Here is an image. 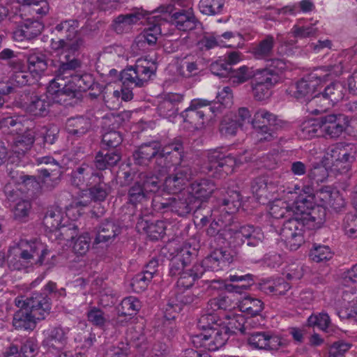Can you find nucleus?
<instances>
[{
	"instance_id": "f257e3e1",
	"label": "nucleus",
	"mask_w": 357,
	"mask_h": 357,
	"mask_svg": "<svg viewBox=\"0 0 357 357\" xmlns=\"http://www.w3.org/2000/svg\"><path fill=\"white\" fill-rule=\"evenodd\" d=\"M174 6L172 4L162 5L151 13L147 17V27L137 37L136 45L147 43L148 45H155L158 36L166 34L167 26L171 22L182 31L195 29L199 22L195 16L192 8L180 10L173 14Z\"/></svg>"
},
{
	"instance_id": "f03ea898",
	"label": "nucleus",
	"mask_w": 357,
	"mask_h": 357,
	"mask_svg": "<svg viewBox=\"0 0 357 357\" xmlns=\"http://www.w3.org/2000/svg\"><path fill=\"white\" fill-rule=\"evenodd\" d=\"M130 114L124 111L120 113H112L105 117L111 124L109 129L102 136L101 149L96 153L94 165L98 170L110 169L118 165L122 158V151L120 145L123 137L120 131L116 130L123 123L128 121Z\"/></svg>"
},
{
	"instance_id": "7ed1b4c3",
	"label": "nucleus",
	"mask_w": 357,
	"mask_h": 357,
	"mask_svg": "<svg viewBox=\"0 0 357 357\" xmlns=\"http://www.w3.org/2000/svg\"><path fill=\"white\" fill-rule=\"evenodd\" d=\"M50 300L45 293H35L26 299L16 298L15 303L19 310L13 315V327L18 331H33L37 321L44 320L50 315L52 309Z\"/></svg>"
},
{
	"instance_id": "20e7f679",
	"label": "nucleus",
	"mask_w": 357,
	"mask_h": 357,
	"mask_svg": "<svg viewBox=\"0 0 357 357\" xmlns=\"http://www.w3.org/2000/svg\"><path fill=\"white\" fill-rule=\"evenodd\" d=\"M349 126L348 116L341 113H331L309 120L305 123L303 130L311 137L324 133L331 138H337L347 131Z\"/></svg>"
},
{
	"instance_id": "39448f33",
	"label": "nucleus",
	"mask_w": 357,
	"mask_h": 357,
	"mask_svg": "<svg viewBox=\"0 0 357 357\" xmlns=\"http://www.w3.org/2000/svg\"><path fill=\"white\" fill-rule=\"evenodd\" d=\"M162 187L158 176L147 172L139 173L128 190V203L136 206L150 200Z\"/></svg>"
},
{
	"instance_id": "423d86ee",
	"label": "nucleus",
	"mask_w": 357,
	"mask_h": 357,
	"mask_svg": "<svg viewBox=\"0 0 357 357\" xmlns=\"http://www.w3.org/2000/svg\"><path fill=\"white\" fill-rule=\"evenodd\" d=\"M211 102L212 101L208 100L194 99L190 106L181 112L180 116L192 128L202 129L216 116V111L220 109L215 107V105H211Z\"/></svg>"
},
{
	"instance_id": "0eeeda50",
	"label": "nucleus",
	"mask_w": 357,
	"mask_h": 357,
	"mask_svg": "<svg viewBox=\"0 0 357 357\" xmlns=\"http://www.w3.org/2000/svg\"><path fill=\"white\" fill-rule=\"evenodd\" d=\"M155 210L170 211L178 216L185 217L199 207L195 198L188 191L169 197L164 202L153 204Z\"/></svg>"
},
{
	"instance_id": "6e6552de",
	"label": "nucleus",
	"mask_w": 357,
	"mask_h": 357,
	"mask_svg": "<svg viewBox=\"0 0 357 357\" xmlns=\"http://www.w3.org/2000/svg\"><path fill=\"white\" fill-rule=\"evenodd\" d=\"M207 173L215 178L228 175L241 162L231 154L225 155L219 149H211L207 153Z\"/></svg>"
},
{
	"instance_id": "1a4fd4ad",
	"label": "nucleus",
	"mask_w": 357,
	"mask_h": 357,
	"mask_svg": "<svg viewBox=\"0 0 357 357\" xmlns=\"http://www.w3.org/2000/svg\"><path fill=\"white\" fill-rule=\"evenodd\" d=\"M328 75L321 76L317 70L305 75L296 83V91L294 96L300 100L306 102L307 104H313V98L322 88V83Z\"/></svg>"
},
{
	"instance_id": "9d476101",
	"label": "nucleus",
	"mask_w": 357,
	"mask_h": 357,
	"mask_svg": "<svg viewBox=\"0 0 357 357\" xmlns=\"http://www.w3.org/2000/svg\"><path fill=\"white\" fill-rule=\"evenodd\" d=\"M324 84L325 82L322 83V88L313 98V104L319 105L322 111H326L327 108L342 100L347 91L344 84L341 82H331L325 86Z\"/></svg>"
},
{
	"instance_id": "9b49d317",
	"label": "nucleus",
	"mask_w": 357,
	"mask_h": 357,
	"mask_svg": "<svg viewBox=\"0 0 357 357\" xmlns=\"http://www.w3.org/2000/svg\"><path fill=\"white\" fill-rule=\"evenodd\" d=\"M251 190L257 202L266 205L276 198L278 181L272 175L263 174L252 181Z\"/></svg>"
},
{
	"instance_id": "f8f14e48",
	"label": "nucleus",
	"mask_w": 357,
	"mask_h": 357,
	"mask_svg": "<svg viewBox=\"0 0 357 357\" xmlns=\"http://www.w3.org/2000/svg\"><path fill=\"white\" fill-rule=\"evenodd\" d=\"M183 142L180 138H174L172 142L160 146L157 165L162 168H168L183 163L186 158Z\"/></svg>"
},
{
	"instance_id": "ddd939ff",
	"label": "nucleus",
	"mask_w": 357,
	"mask_h": 357,
	"mask_svg": "<svg viewBox=\"0 0 357 357\" xmlns=\"http://www.w3.org/2000/svg\"><path fill=\"white\" fill-rule=\"evenodd\" d=\"M305 223L298 218H289L283 223L280 235L290 250H296L305 242Z\"/></svg>"
},
{
	"instance_id": "4468645a",
	"label": "nucleus",
	"mask_w": 357,
	"mask_h": 357,
	"mask_svg": "<svg viewBox=\"0 0 357 357\" xmlns=\"http://www.w3.org/2000/svg\"><path fill=\"white\" fill-rule=\"evenodd\" d=\"M198 254V250L192 248L188 243H185L174 255L169 263V275L171 277H177L186 269L192 260L196 258Z\"/></svg>"
},
{
	"instance_id": "2eb2a0df",
	"label": "nucleus",
	"mask_w": 357,
	"mask_h": 357,
	"mask_svg": "<svg viewBox=\"0 0 357 357\" xmlns=\"http://www.w3.org/2000/svg\"><path fill=\"white\" fill-rule=\"evenodd\" d=\"M254 275L250 273L245 275H230L225 280H213L211 281L213 287L218 289H225L230 293L241 294L254 284Z\"/></svg>"
},
{
	"instance_id": "dca6fc26",
	"label": "nucleus",
	"mask_w": 357,
	"mask_h": 357,
	"mask_svg": "<svg viewBox=\"0 0 357 357\" xmlns=\"http://www.w3.org/2000/svg\"><path fill=\"white\" fill-rule=\"evenodd\" d=\"M248 343L253 349L268 351H278L287 345L286 340L266 331L251 333Z\"/></svg>"
},
{
	"instance_id": "f3484780",
	"label": "nucleus",
	"mask_w": 357,
	"mask_h": 357,
	"mask_svg": "<svg viewBox=\"0 0 357 357\" xmlns=\"http://www.w3.org/2000/svg\"><path fill=\"white\" fill-rule=\"evenodd\" d=\"M280 81L276 73L269 70H257V76L252 82L254 98L257 100H263L271 95V87Z\"/></svg>"
},
{
	"instance_id": "a211bd4d",
	"label": "nucleus",
	"mask_w": 357,
	"mask_h": 357,
	"mask_svg": "<svg viewBox=\"0 0 357 357\" xmlns=\"http://www.w3.org/2000/svg\"><path fill=\"white\" fill-rule=\"evenodd\" d=\"M36 162L40 166L38 178L43 183L45 184L48 179L54 183L52 188L59 183L63 174V167L54 158L40 157L36 159Z\"/></svg>"
},
{
	"instance_id": "6ab92c4d",
	"label": "nucleus",
	"mask_w": 357,
	"mask_h": 357,
	"mask_svg": "<svg viewBox=\"0 0 357 357\" xmlns=\"http://www.w3.org/2000/svg\"><path fill=\"white\" fill-rule=\"evenodd\" d=\"M79 22L77 20H69L58 24L51 32V45H68L67 41L74 40L77 34ZM70 45H78L71 43Z\"/></svg>"
},
{
	"instance_id": "aec40b11",
	"label": "nucleus",
	"mask_w": 357,
	"mask_h": 357,
	"mask_svg": "<svg viewBox=\"0 0 357 357\" xmlns=\"http://www.w3.org/2000/svg\"><path fill=\"white\" fill-rule=\"evenodd\" d=\"M151 15L142 8H135L127 14H121L112 21V26L113 30L118 34L130 32L134 24H137L140 20Z\"/></svg>"
},
{
	"instance_id": "412c9836",
	"label": "nucleus",
	"mask_w": 357,
	"mask_h": 357,
	"mask_svg": "<svg viewBox=\"0 0 357 357\" xmlns=\"http://www.w3.org/2000/svg\"><path fill=\"white\" fill-rule=\"evenodd\" d=\"M63 47L58 46L54 51L56 56L63 55V59L59 58V64L57 69L54 72L56 78L62 80L76 75L73 72L82 66L81 61L72 57L70 54V50L64 51Z\"/></svg>"
},
{
	"instance_id": "4be33fe9",
	"label": "nucleus",
	"mask_w": 357,
	"mask_h": 357,
	"mask_svg": "<svg viewBox=\"0 0 357 357\" xmlns=\"http://www.w3.org/2000/svg\"><path fill=\"white\" fill-rule=\"evenodd\" d=\"M13 22L21 25L20 28L13 32V38L17 42L29 41L36 38L44 27L40 21L33 19L24 20L13 17Z\"/></svg>"
},
{
	"instance_id": "5701e85b",
	"label": "nucleus",
	"mask_w": 357,
	"mask_h": 357,
	"mask_svg": "<svg viewBox=\"0 0 357 357\" xmlns=\"http://www.w3.org/2000/svg\"><path fill=\"white\" fill-rule=\"evenodd\" d=\"M160 146L161 144L158 141L142 144L132 153V157L134 163L137 165L146 167L153 159H155L157 164Z\"/></svg>"
},
{
	"instance_id": "b1692460",
	"label": "nucleus",
	"mask_w": 357,
	"mask_h": 357,
	"mask_svg": "<svg viewBox=\"0 0 357 357\" xmlns=\"http://www.w3.org/2000/svg\"><path fill=\"white\" fill-rule=\"evenodd\" d=\"M50 6L47 0H36L29 6H19L15 18L27 20H40L50 12Z\"/></svg>"
},
{
	"instance_id": "393cba45",
	"label": "nucleus",
	"mask_w": 357,
	"mask_h": 357,
	"mask_svg": "<svg viewBox=\"0 0 357 357\" xmlns=\"http://www.w3.org/2000/svg\"><path fill=\"white\" fill-rule=\"evenodd\" d=\"M36 123L24 116H9L0 120V129L5 134L18 136Z\"/></svg>"
},
{
	"instance_id": "a878e982",
	"label": "nucleus",
	"mask_w": 357,
	"mask_h": 357,
	"mask_svg": "<svg viewBox=\"0 0 357 357\" xmlns=\"http://www.w3.org/2000/svg\"><path fill=\"white\" fill-rule=\"evenodd\" d=\"M54 102V100L46 94H32L26 103V111L35 117H45L50 113Z\"/></svg>"
},
{
	"instance_id": "bb28decb",
	"label": "nucleus",
	"mask_w": 357,
	"mask_h": 357,
	"mask_svg": "<svg viewBox=\"0 0 357 357\" xmlns=\"http://www.w3.org/2000/svg\"><path fill=\"white\" fill-rule=\"evenodd\" d=\"M38 126L34 124L23 132L19 135L14 140L12 146L13 151L20 158L25 155L31 148L37 139Z\"/></svg>"
},
{
	"instance_id": "cd10ccee",
	"label": "nucleus",
	"mask_w": 357,
	"mask_h": 357,
	"mask_svg": "<svg viewBox=\"0 0 357 357\" xmlns=\"http://www.w3.org/2000/svg\"><path fill=\"white\" fill-rule=\"evenodd\" d=\"M121 233V227L119 224L113 219L106 218L96 227V234L93 246L108 243Z\"/></svg>"
},
{
	"instance_id": "c85d7f7f",
	"label": "nucleus",
	"mask_w": 357,
	"mask_h": 357,
	"mask_svg": "<svg viewBox=\"0 0 357 357\" xmlns=\"http://www.w3.org/2000/svg\"><path fill=\"white\" fill-rule=\"evenodd\" d=\"M190 188V191L188 192L195 198V202L200 206L202 203L207 202L211 198L216 190V186L213 181L201 178L193 181Z\"/></svg>"
},
{
	"instance_id": "c756f323",
	"label": "nucleus",
	"mask_w": 357,
	"mask_h": 357,
	"mask_svg": "<svg viewBox=\"0 0 357 357\" xmlns=\"http://www.w3.org/2000/svg\"><path fill=\"white\" fill-rule=\"evenodd\" d=\"M183 96L179 93H169L161 100L157 107L158 114L164 118L171 119L176 116L178 105L183 100Z\"/></svg>"
},
{
	"instance_id": "7c9ffc66",
	"label": "nucleus",
	"mask_w": 357,
	"mask_h": 357,
	"mask_svg": "<svg viewBox=\"0 0 357 357\" xmlns=\"http://www.w3.org/2000/svg\"><path fill=\"white\" fill-rule=\"evenodd\" d=\"M98 174L92 172L89 165L83 163L73 169L70 174V183L79 189L87 188L93 180L98 178Z\"/></svg>"
},
{
	"instance_id": "2f4dec72",
	"label": "nucleus",
	"mask_w": 357,
	"mask_h": 357,
	"mask_svg": "<svg viewBox=\"0 0 357 357\" xmlns=\"http://www.w3.org/2000/svg\"><path fill=\"white\" fill-rule=\"evenodd\" d=\"M89 196L94 202H104L108 195L112 192L111 185L104 181V176L102 173L98 174V178L93 180L90 185L86 188Z\"/></svg>"
},
{
	"instance_id": "473e14b6",
	"label": "nucleus",
	"mask_w": 357,
	"mask_h": 357,
	"mask_svg": "<svg viewBox=\"0 0 357 357\" xmlns=\"http://www.w3.org/2000/svg\"><path fill=\"white\" fill-rule=\"evenodd\" d=\"M135 68L138 75L136 84L137 87H143L148 84L153 76L155 75L158 65L155 61H151L146 58H139L136 61Z\"/></svg>"
},
{
	"instance_id": "72a5a7b5",
	"label": "nucleus",
	"mask_w": 357,
	"mask_h": 357,
	"mask_svg": "<svg viewBox=\"0 0 357 357\" xmlns=\"http://www.w3.org/2000/svg\"><path fill=\"white\" fill-rule=\"evenodd\" d=\"M91 128V119L84 116L68 118L66 121V130L71 136L78 139L86 135Z\"/></svg>"
},
{
	"instance_id": "f704fd0d",
	"label": "nucleus",
	"mask_w": 357,
	"mask_h": 357,
	"mask_svg": "<svg viewBox=\"0 0 357 357\" xmlns=\"http://www.w3.org/2000/svg\"><path fill=\"white\" fill-rule=\"evenodd\" d=\"M326 208L319 204H314L310 211L307 213V218L301 219L307 229H317L321 228L326 220Z\"/></svg>"
},
{
	"instance_id": "c9c22d12",
	"label": "nucleus",
	"mask_w": 357,
	"mask_h": 357,
	"mask_svg": "<svg viewBox=\"0 0 357 357\" xmlns=\"http://www.w3.org/2000/svg\"><path fill=\"white\" fill-rule=\"evenodd\" d=\"M137 227L139 230L144 231L152 241L162 238L165 234V225L163 221L151 222L142 219L137 222Z\"/></svg>"
},
{
	"instance_id": "e433bc0d",
	"label": "nucleus",
	"mask_w": 357,
	"mask_h": 357,
	"mask_svg": "<svg viewBox=\"0 0 357 357\" xmlns=\"http://www.w3.org/2000/svg\"><path fill=\"white\" fill-rule=\"evenodd\" d=\"M224 329L223 326L216 325L215 328L211 330L208 333V344L206 345V349L215 351L226 344L230 335Z\"/></svg>"
},
{
	"instance_id": "4c0bfd02",
	"label": "nucleus",
	"mask_w": 357,
	"mask_h": 357,
	"mask_svg": "<svg viewBox=\"0 0 357 357\" xmlns=\"http://www.w3.org/2000/svg\"><path fill=\"white\" fill-rule=\"evenodd\" d=\"M37 145L43 149H49L54 144L58 139L59 130L54 126H38Z\"/></svg>"
},
{
	"instance_id": "58836bf2",
	"label": "nucleus",
	"mask_w": 357,
	"mask_h": 357,
	"mask_svg": "<svg viewBox=\"0 0 357 357\" xmlns=\"http://www.w3.org/2000/svg\"><path fill=\"white\" fill-rule=\"evenodd\" d=\"M67 339L65 330L59 326L50 330L43 341V344L53 349H60L66 345Z\"/></svg>"
},
{
	"instance_id": "ea45409f",
	"label": "nucleus",
	"mask_w": 357,
	"mask_h": 357,
	"mask_svg": "<svg viewBox=\"0 0 357 357\" xmlns=\"http://www.w3.org/2000/svg\"><path fill=\"white\" fill-rule=\"evenodd\" d=\"M308 195H298L291 206V210L293 212V217L298 218V220L303 221L301 219L307 218V214L310 211L312 207L314 206V203Z\"/></svg>"
},
{
	"instance_id": "a19ab883",
	"label": "nucleus",
	"mask_w": 357,
	"mask_h": 357,
	"mask_svg": "<svg viewBox=\"0 0 357 357\" xmlns=\"http://www.w3.org/2000/svg\"><path fill=\"white\" fill-rule=\"evenodd\" d=\"M230 71L229 78L234 86H238L257 76V72L255 73L252 68L246 66L237 68L231 67Z\"/></svg>"
},
{
	"instance_id": "79ce46f5",
	"label": "nucleus",
	"mask_w": 357,
	"mask_h": 357,
	"mask_svg": "<svg viewBox=\"0 0 357 357\" xmlns=\"http://www.w3.org/2000/svg\"><path fill=\"white\" fill-rule=\"evenodd\" d=\"M201 266L193 265L190 269H186L183 273L180 274L176 282L178 288L187 289L192 287L195 282L201 278Z\"/></svg>"
},
{
	"instance_id": "37998d69",
	"label": "nucleus",
	"mask_w": 357,
	"mask_h": 357,
	"mask_svg": "<svg viewBox=\"0 0 357 357\" xmlns=\"http://www.w3.org/2000/svg\"><path fill=\"white\" fill-rule=\"evenodd\" d=\"M238 307L242 312L256 317L264 310V303L259 298L248 296L240 301Z\"/></svg>"
},
{
	"instance_id": "c03bdc74",
	"label": "nucleus",
	"mask_w": 357,
	"mask_h": 357,
	"mask_svg": "<svg viewBox=\"0 0 357 357\" xmlns=\"http://www.w3.org/2000/svg\"><path fill=\"white\" fill-rule=\"evenodd\" d=\"M303 20H298L297 23L291 29L293 37L300 39L312 38L317 35L318 31L316 24L307 22L303 23Z\"/></svg>"
},
{
	"instance_id": "a18cd8bd",
	"label": "nucleus",
	"mask_w": 357,
	"mask_h": 357,
	"mask_svg": "<svg viewBox=\"0 0 357 357\" xmlns=\"http://www.w3.org/2000/svg\"><path fill=\"white\" fill-rule=\"evenodd\" d=\"M45 53L38 52L29 55L27 58L28 69L36 74L44 72L48 66L49 56Z\"/></svg>"
},
{
	"instance_id": "49530a36",
	"label": "nucleus",
	"mask_w": 357,
	"mask_h": 357,
	"mask_svg": "<svg viewBox=\"0 0 357 357\" xmlns=\"http://www.w3.org/2000/svg\"><path fill=\"white\" fill-rule=\"evenodd\" d=\"M242 127V122H240L236 115L225 116L221 120L219 126V131L224 136H234L238 128Z\"/></svg>"
},
{
	"instance_id": "de8ad7c7",
	"label": "nucleus",
	"mask_w": 357,
	"mask_h": 357,
	"mask_svg": "<svg viewBox=\"0 0 357 357\" xmlns=\"http://www.w3.org/2000/svg\"><path fill=\"white\" fill-rule=\"evenodd\" d=\"M62 213L61 212L56 208L48 209L46 212L43 224L46 229V231L49 232H54L60 229L62 226L61 224Z\"/></svg>"
},
{
	"instance_id": "09e8293b",
	"label": "nucleus",
	"mask_w": 357,
	"mask_h": 357,
	"mask_svg": "<svg viewBox=\"0 0 357 357\" xmlns=\"http://www.w3.org/2000/svg\"><path fill=\"white\" fill-rule=\"evenodd\" d=\"M141 307L140 301L135 297L129 296L123 299L118 310L119 316L133 317Z\"/></svg>"
},
{
	"instance_id": "8fccbe9b",
	"label": "nucleus",
	"mask_w": 357,
	"mask_h": 357,
	"mask_svg": "<svg viewBox=\"0 0 357 357\" xmlns=\"http://www.w3.org/2000/svg\"><path fill=\"white\" fill-rule=\"evenodd\" d=\"M20 245L22 247H27L29 251L31 252L33 257H37L36 259V264L42 265L45 255L47 254L48 250L44 247V245L39 241H28L22 240L20 242Z\"/></svg>"
},
{
	"instance_id": "3c124183",
	"label": "nucleus",
	"mask_w": 357,
	"mask_h": 357,
	"mask_svg": "<svg viewBox=\"0 0 357 357\" xmlns=\"http://www.w3.org/2000/svg\"><path fill=\"white\" fill-rule=\"evenodd\" d=\"M225 0H201L199 8L202 13L215 15L222 13Z\"/></svg>"
},
{
	"instance_id": "603ef678",
	"label": "nucleus",
	"mask_w": 357,
	"mask_h": 357,
	"mask_svg": "<svg viewBox=\"0 0 357 357\" xmlns=\"http://www.w3.org/2000/svg\"><path fill=\"white\" fill-rule=\"evenodd\" d=\"M248 321L242 314H237L234 316L232 318L229 319L228 323L224 325L223 327L225 328V331L232 335L236 334L238 331L241 333H245L246 326L245 324Z\"/></svg>"
},
{
	"instance_id": "864d4df0",
	"label": "nucleus",
	"mask_w": 357,
	"mask_h": 357,
	"mask_svg": "<svg viewBox=\"0 0 357 357\" xmlns=\"http://www.w3.org/2000/svg\"><path fill=\"white\" fill-rule=\"evenodd\" d=\"M266 110L261 109L255 112L251 123L257 129L261 137L267 135L269 132L268 116H266Z\"/></svg>"
},
{
	"instance_id": "5fc2aeb1",
	"label": "nucleus",
	"mask_w": 357,
	"mask_h": 357,
	"mask_svg": "<svg viewBox=\"0 0 357 357\" xmlns=\"http://www.w3.org/2000/svg\"><path fill=\"white\" fill-rule=\"evenodd\" d=\"M79 96L75 93V90H72L69 87H66L64 85L59 91L58 96L54 98V102L63 104L66 105H73L77 104L80 100Z\"/></svg>"
},
{
	"instance_id": "6e6d98bb",
	"label": "nucleus",
	"mask_w": 357,
	"mask_h": 357,
	"mask_svg": "<svg viewBox=\"0 0 357 357\" xmlns=\"http://www.w3.org/2000/svg\"><path fill=\"white\" fill-rule=\"evenodd\" d=\"M164 190L168 193L174 195L178 194L184 187L187 185L185 182L180 179L176 174H172L167 176L163 183L161 182Z\"/></svg>"
},
{
	"instance_id": "4d7b16f0",
	"label": "nucleus",
	"mask_w": 357,
	"mask_h": 357,
	"mask_svg": "<svg viewBox=\"0 0 357 357\" xmlns=\"http://www.w3.org/2000/svg\"><path fill=\"white\" fill-rule=\"evenodd\" d=\"M235 36L231 31H226L222 34L217 33H206L202 38L198 42L197 45H220L224 41L222 40H229Z\"/></svg>"
},
{
	"instance_id": "13d9d810",
	"label": "nucleus",
	"mask_w": 357,
	"mask_h": 357,
	"mask_svg": "<svg viewBox=\"0 0 357 357\" xmlns=\"http://www.w3.org/2000/svg\"><path fill=\"white\" fill-rule=\"evenodd\" d=\"M266 116H268L269 132L267 135L260 137L259 141L270 142L277 137L276 131L282 128V121L276 115L268 111H266Z\"/></svg>"
},
{
	"instance_id": "bf43d9fd",
	"label": "nucleus",
	"mask_w": 357,
	"mask_h": 357,
	"mask_svg": "<svg viewBox=\"0 0 357 357\" xmlns=\"http://www.w3.org/2000/svg\"><path fill=\"white\" fill-rule=\"evenodd\" d=\"M355 159L354 154L343 151L339 153L334 165L341 174L345 173L351 169V164L355 161Z\"/></svg>"
},
{
	"instance_id": "052dcab7",
	"label": "nucleus",
	"mask_w": 357,
	"mask_h": 357,
	"mask_svg": "<svg viewBox=\"0 0 357 357\" xmlns=\"http://www.w3.org/2000/svg\"><path fill=\"white\" fill-rule=\"evenodd\" d=\"M227 195L222 199V204L228 206V209L231 213L237 211L241 206L242 195L237 190H229L227 192Z\"/></svg>"
},
{
	"instance_id": "680f3d73",
	"label": "nucleus",
	"mask_w": 357,
	"mask_h": 357,
	"mask_svg": "<svg viewBox=\"0 0 357 357\" xmlns=\"http://www.w3.org/2000/svg\"><path fill=\"white\" fill-rule=\"evenodd\" d=\"M195 266H201L202 271L201 275L203 276L206 271H217L220 270V264L215 255V251H213L209 255L205 257L200 264H195Z\"/></svg>"
},
{
	"instance_id": "e2e57ef3",
	"label": "nucleus",
	"mask_w": 357,
	"mask_h": 357,
	"mask_svg": "<svg viewBox=\"0 0 357 357\" xmlns=\"http://www.w3.org/2000/svg\"><path fill=\"white\" fill-rule=\"evenodd\" d=\"M151 280V274L142 271L133 277L130 285L135 291L139 293L147 288Z\"/></svg>"
},
{
	"instance_id": "0e129e2a",
	"label": "nucleus",
	"mask_w": 357,
	"mask_h": 357,
	"mask_svg": "<svg viewBox=\"0 0 357 357\" xmlns=\"http://www.w3.org/2000/svg\"><path fill=\"white\" fill-rule=\"evenodd\" d=\"M91 237L89 233H84L74 240L73 246V251L79 255H85L91 245Z\"/></svg>"
},
{
	"instance_id": "69168bd1",
	"label": "nucleus",
	"mask_w": 357,
	"mask_h": 357,
	"mask_svg": "<svg viewBox=\"0 0 357 357\" xmlns=\"http://www.w3.org/2000/svg\"><path fill=\"white\" fill-rule=\"evenodd\" d=\"M75 80L77 81V87L80 90L81 93L89 89H93L95 86L97 87L100 86L98 83L95 82L93 75L89 73L76 75H75Z\"/></svg>"
},
{
	"instance_id": "338daca9",
	"label": "nucleus",
	"mask_w": 357,
	"mask_h": 357,
	"mask_svg": "<svg viewBox=\"0 0 357 357\" xmlns=\"http://www.w3.org/2000/svg\"><path fill=\"white\" fill-rule=\"evenodd\" d=\"M119 79L121 81L122 84L124 86H134L137 87L136 83L138 80V75H137L135 65L134 66L127 67L126 69L122 70L119 75Z\"/></svg>"
},
{
	"instance_id": "774afa93",
	"label": "nucleus",
	"mask_w": 357,
	"mask_h": 357,
	"mask_svg": "<svg viewBox=\"0 0 357 357\" xmlns=\"http://www.w3.org/2000/svg\"><path fill=\"white\" fill-rule=\"evenodd\" d=\"M352 344L343 340L333 342L329 348V357H344Z\"/></svg>"
}]
</instances>
